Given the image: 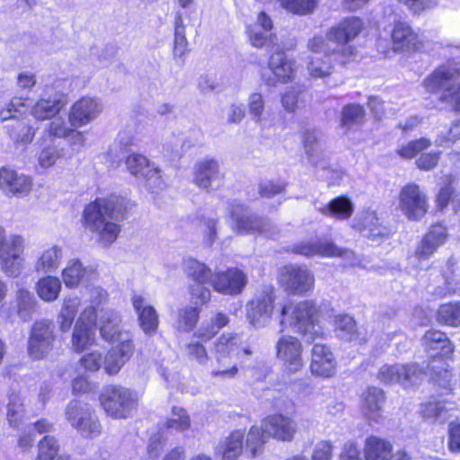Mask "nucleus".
I'll use <instances>...</instances> for the list:
<instances>
[{"mask_svg": "<svg viewBox=\"0 0 460 460\" xmlns=\"http://www.w3.org/2000/svg\"><path fill=\"white\" fill-rule=\"evenodd\" d=\"M124 217L125 208L117 198H98L85 207L83 214L84 227L102 247H109L117 240Z\"/></svg>", "mask_w": 460, "mask_h": 460, "instance_id": "obj_1", "label": "nucleus"}, {"mask_svg": "<svg viewBox=\"0 0 460 460\" xmlns=\"http://www.w3.org/2000/svg\"><path fill=\"white\" fill-rule=\"evenodd\" d=\"M421 345L430 358L423 369L424 375H429L432 382L443 388L446 394L449 393L452 390V374L446 359L453 355L454 344L446 333L438 330H429L421 339Z\"/></svg>", "mask_w": 460, "mask_h": 460, "instance_id": "obj_2", "label": "nucleus"}, {"mask_svg": "<svg viewBox=\"0 0 460 460\" xmlns=\"http://www.w3.org/2000/svg\"><path fill=\"white\" fill-rule=\"evenodd\" d=\"M316 307L311 301H303L294 306L284 305L281 309L280 325L284 327L285 316L291 314L289 324L295 332L305 336L307 342L324 335L323 327L316 322ZM280 332H283L281 328Z\"/></svg>", "mask_w": 460, "mask_h": 460, "instance_id": "obj_3", "label": "nucleus"}, {"mask_svg": "<svg viewBox=\"0 0 460 460\" xmlns=\"http://www.w3.org/2000/svg\"><path fill=\"white\" fill-rule=\"evenodd\" d=\"M429 92H442L443 99H452L460 110V63L447 60L430 74L424 81Z\"/></svg>", "mask_w": 460, "mask_h": 460, "instance_id": "obj_4", "label": "nucleus"}, {"mask_svg": "<svg viewBox=\"0 0 460 460\" xmlns=\"http://www.w3.org/2000/svg\"><path fill=\"white\" fill-rule=\"evenodd\" d=\"M65 417L76 432L84 438H95L102 427L94 411L85 402L71 401L66 407Z\"/></svg>", "mask_w": 460, "mask_h": 460, "instance_id": "obj_5", "label": "nucleus"}, {"mask_svg": "<svg viewBox=\"0 0 460 460\" xmlns=\"http://www.w3.org/2000/svg\"><path fill=\"white\" fill-rule=\"evenodd\" d=\"M241 339L237 334H222L214 343L213 352L217 367L211 371L213 377L232 378L237 372L235 365H231L233 356L240 353Z\"/></svg>", "mask_w": 460, "mask_h": 460, "instance_id": "obj_6", "label": "nucleus"}, {"mask_svg": "<svg viewBox=\"0 0 460 460\" xmlns=\"http://www.w3.org/2000/svg\"><path fill=\"white\" fill-rule=\"evenodd\" d=\"M228 210L234 221V227L239 233H262L274 238V227L270 221L261 217L249 210V208L238 200H231L228 203Z\"/></svg>", "mask_w": 460, "mask_h": 460, "instance_id": "obj_7", "label": "nucleus"}, {"mask_svg": "<svg viewBox=\"0 0 460 460\" xmlns=\"http://www.w3.org/2000/svg\"><path fill=\"white\" fill-rule=\"evenodd\" d=\"M137 402L136 394L128 388L108 386L101 395V403L104 411L113 418H127Z\"/></svg>", "mask_w": 460, "mask_h": 460, "instance_id": "obj_8", "label": "nucleus"}, {"mask_svg": "<svg viewBox=\"0 0 460 460\" xmlns=\"http://www.w3.org/2000/svg\"><path fill=\"white\" fill-rule=\"evenodd\" d=\"M398 209L410 221H420L428 212V197L418 184L408 183L400 190Z\"/></svg>", "mask_w": 460, "mask_h": 460, "instance_id": "obj_9", "label": "nucleus"}, {"mask_svg": "<svg viewBox=\"0 0 460 460\" xmlns=\"http://www.w3.org/2000/svg\"><path fill=\"white\" fill-rule=\"evenodd\" d=\"M56 340L55 326L51 320L36 321L28 341V353L34 359L44 358L53 349Z\"/></svg>", "mask_w": 460, "mask_h": 460, "instance_id": "obj_10", "label": "nucleus"}, {"mask_svg": "<svg viewBox=\"0 0 460 460\" xmlns=\"http://www.w3.org/2000/svg\"><path fill=\"white\" fill-rule=\"evenodd\" d=\"M362 29L363 22L358 17H347L328 31L327 38L337 45L341 56L350 58L354 56L355 49L349 43L360 34Z\"/></svg>", "mask_w": 460, "mask_h": 460, "instance_id": "obj_11", "label": "nucleus"}, {"mask_svg": "<svg viewBox=\"0 0 460 460\" xmlns=\"http://www.w3.org/2000/svg\"><path fill=\"white\" fill-rule=\"evenodd\" d=\"M293 252L306 257H312L315 255L324 257L338 256L347 261L351 266L357 265L358 263V260L356 257L354 252L348 249L340 248L333 242L329 240L302 242L293 247Z\"/></svg>", "mask_w": 460, "mask_h": 460, "instance_id": "obj_12", "label": "nucleus"}, {"mask_svg": "<svg viewBox=\"0 0 460 460\" xmlns=\"http://www.w3.org/2000/svg\"><path fill=\"white\" fill-rule=\"evenodd\" d=\"M279 279L285 290L297 295L311 291L314 285V274L309 270L292 264L280 269Z\"/></svg>", "mask_w": 460, "mask_h": 460, "instance_id": "obj_13", "label": "nucleus"}, {"mask_svg": "<svg viewBox=\"0 0 460 460\" xmlns=\"http://www.w3.org/2000/svg\"><path fill=\"white\" fill-rule=\"evenodd\" d=\"M126 165L132 175L146 181L147 188L152 192L164 188V182L160 169L151 164L146 156L139 154L129 155L126 158Z\"/></svg>", "mask_w": 460, "mask_h": 460, "instance_id": "obj_14", "label": "nucleus"}, {"mask_svg": "<svg viewBox=\"0 0 460 460\" xmlns=\"http://www.w3.org/2000/svg\"><path fill=\"white\" fill-rule=\"evenodd\" d=\"M423 375V369L419 368L416 364H394L384 365L378 372L377 378L384 384H400L409 387L416 385Z\"/></svg>", "mask_w": 460, "mask_h": 460, "instance_id": "obj_15", "label": "nucleus"}, {"mask_svg": "<svg viewBox=\"0 0 460 460\" xmlns=\"http://www.w3.org/2000/svg\"><path fill=\"white\" fill-rule=\"evenodd\" d=\"M24 248L23 237L19 234H11L8 244L1 249V269L7 276L15 278L21 274L24 261L22 258Z\"/></svg>", "mask_w": 460, "mask_h": 460, "instance_id": "obj_16", "label": "nucleus"}, {"mask_svg": "<svg viewBox=\"0 0 460 460\" xmlns=\"http://www.w3.org/2000/svg\"><path fill=\"white\" fill-rule=\"evenodd\" d=\"M275 296L272 289H267L250 301L246 305V316L256 329L265 327L270 321Z\"/></svg>", "mask_w": 460, "mask_h": 460, "instance_id": "obj_17", "label": "nucleus"}, {"mask_svg": "<svg viewBox=\"0 0 460 460\" xmlns=\"http://www.w3.org/2000/svg\"><path fill=\"white\" fill-rule=\"evenodd\" d=\"M277 358L290 373H296L304 367L303 346L298 339L283 335L276 343Z\"/></svg>", "mask_w": 460, "mask_h": 460, "instance_id": "obj_18", "label": "nucleus"}, {"mask_svg": "<svg viewBox=\"0 0 460 460\" xmlns=\"http://www.w3.org/2000/svg\"><path fill=\"white\" fill-rule=\"evenodd\" d=\"M269 68L273 76L263 75V79L267 85L275 86L277 83L285 84L294 78L296 61L278 48L270 58Z\"/></svg>", "mask_w": 460, "mask_h": 460, "instance_id": "obj_19", "label": "nucleus"}, {"mask_svg": "<svg viewBox=\"0 0 460 460\" xmlns=\"http://www.w3.org/2000/svg\"><path fill=\"white\" fill-rule=\"evenodd\" d=\"M103 111L99 99L82 97L71 107L68 120L73 128H81L94 120Z\"/></svg>", "mask_w": 460, "mask_h": 460, "instance_id": "obj_20", "label": "nucleus"}, {"mask_svg": "<svg viewBox=\"0 0 460 460\" xmlns=\"http://www.w3.org/2000/svg\"><path fill=\"white\" fill-rule=\"evenodd\" d=\"M31 187L32 180L30 176L7 167L0 168V189L7 196H26Z\"/></svg>", "mask_w": 460, "mask_h": 460, "instance_id": "obj_21", "label": "nucleus"}, {"mask_svg": "<svg viewBox=\"0 0 460 460\" xmlns=\"http://www.w3.org/2000/svg\"><path fill=\"white\" fill-rule=\"evenodd\" d=\"M354 227L364 236L373 241H379L388 237L391 234V229L384 225L376 212L371 209H366L358 215Z\"/></svg>", "mask_w": 460, "mask_h": 460, "instance_id": "obj_22", "label": "nucleus"}, {"mask_svg": "<svg viewBox=\"0 0 460 460\" xmlns=\"http://www.w3.org/2000/svg\"><path fill=\"white\" fill-rule=\"evenodd\" d=\"M96 270L93 266H84L78 259L68 261L62 271L63 281L67 288H76L80 285L87 287L97 279Z\"/></svg>", "mask_w": 460, "mask_h": 460, "instance_id": "obj_23", "label": "nucleus"}, {"mask_svg": "<svg viewBox=\"0 0 460 460\" xmlns=\"http://www.w3.org/2000/svg\"><path fill=\"white\" fill-rule=\"evenodd\" d=\"M211 284L218 293L237 295L241 293L246 284V276L242 270L231 268L226 271L214 274Z\"/></svg>", "mask_w": 460, "mask_h": 460, "instance_id": "obj_24", "label": "nucleus"}, {"mask_svg": "<svg viewBox=\"0 0 460 460\" xmlns=\"http://www.w3.org/2000/svg\"><path fill=\"white\" fill-rule=\"evenodd\" d=\"M310 369L314 376L330 377L335 374L336 360L331 349L322 343H314L312 349Z\"/></svg>", "mask_w": 460, "mask_h": 460, "instance_id": "obj_25", "label": "nucleus"}, {"mask_svg": "<svg viewBox=\"0 0 460 460\" xmlns=\"http://www.w3.org/2000/svg\"><path fill=\"white\" fill-rule=\"evenodd\" d=\"M224 175L214 159L199 162L195 167V183L207 190H217L223 183Z\"/></svg>", "mask_w": 460, "mask_h": 460, "instance_id": "obj_26", "label": "nucleus"}, {"mask_svg": "<svg viewBox=\"0 0 460 460\" xmlns=\"http://www.w3.org/2000/svg\"><path fill=\"white\" fill-rule=\"evenodd\" d=\"M261 429L269 438L289 441L296 432V424L291 419L281 414L271 415L262 420Z\"/></svg>", "mask_w": 460, "mask_h": 460, "instance_id": "obj_27", "label": "nucleus"}, {"mask_svg": "<svg viewBox=\"0 0 460 460\" xmlns=\"http://www.w3.org/2000/svg\"><path fill=\"white\" fill-rule=\"evenodd\" d=\"M385 395L382 389L368 387L361 395V410L368 421L377 422L382 417Z\"/></svg>", "mask_w": 460, "mask_h": 460, "instance_id": "obj_28", "label": "nucleus"}, {"mask_svg": "<svg viewBox=\"0 0 460 460\" xmlns=\"http://www.w3.org/2000/svg\"><path fill=\"white\" fill-rule=\"evenodd\" d=\"M134 309L137 314L139 325L147 335L154 334L158 328L159 319L155 309L148 305L146 298L141 295L134 293L131 296Z\"/></svg>", "mask_w": 460, "mask_h": 460, "instance_id": "obj_29", "label": "nucleus"}, {"mask_svg": "<svg viewBox=\"0 0 460 460\" xmlns=\"http://www.w3.org/2000/svg\"><path fill=\"white\" fill-rule=\"evenodd\" d=\"M447 239V232L444 226L439 224L432 226L416 248L415 256L418 259H428L445 243Z\"/></svg>", "mask_w": 460, "mask_h": 460, "instance_id": "obj_30", "label": "nucleus"}, {"mask_svg": "<svg viewBox=\"0 0 460 460\" xmlns=\"http://www.w3.org/2000/svg\"><path fill=\"white\" fill-rule=\"evenodd\" d=\"M391 37L395 51L415 49L421 46L419 35L405 22L398 21L394 23Z\"/></svg>", "mask_w": 460, "mask_h": 460, "instance_id": "obj_31", "label": "nucleus"}, {"mask_svg": "<svg viewBox=\"0 0 460 460\" xmlns=\"http://www.w3.org/2000/svg\"><path fill=\"white\" fill-rule=\"evenodd\" d=\"M134 351V344L131 341H121L112 347L104 359V369L109 375L117 374L124 364L131 358Z\"/></svg>", "mask_w": 460, "mask_h": 460, "instance_id": "obj_32", "label": "nucleus"}, {"mask_svg": "<svg viewBox=\"0 0 460 460\" xmlns=\"http://www.w3.org/2000/svg\"><path fill=\"white\" fill-rule=\"evenodd\" d=\"M336 335L342 341L363 344L367 337L358 328L356 321L349 314H339L334 318Z\"/></svg>", "mask_w": 460, "mask_h": 460, "instance_id": "obj_33", "label": "nucleus"}, {"mask_svg": "<svg viewBox=\"0 0 460 460\" xmlns=\"http://www.w3.org/2000/svg\"><path fill=\"white\" fill-rule=\"evenodd\" d=\"M303 145L308 162L315 167L325 168L319 131L315 128L305 129L303 134Z\"/></svg>", "mask_w": 460, "mask_h": 460, "instance_id": "obj_34", "label": "nucleus"}, {"mask_svg": "<svg viewBox=\"0 0 460 460\" xmlns=\"http://www.w3.org/2000/svg\"><path fill=\"white\" fill-rule=\"evenodd\" d=\"M311 101V95L305 86L296 84L281 93V105L288 112L303 109Z\"/></svg>", "mask_w": 460, "mask_h": 460, "instance_id": "obj_35", "label": "nucleus"}, {"mask_svg": "<svg viewBox=\"0 0 460 460\" xmlns=\"http://www.w3.org/2000/svg\"><path fill=\"white\" fill-rule=\"evenodd\" d=\"M365 460H391L393 457V445L384 438L371 436L364 445Z\"/></svg>", "mask_w": 460, "mask_h": 460, "instance_id": "obj_36", "label": "nucleus"}, {"mask_svg": "<svg viewBox=\"0 0 460 460\" xmlns=\"http://www.w3.org/2000/svg\"><path fill=\"white\" fill-rule=\"evenodd\" d=\"M63 258L61 247L52 245L41 251L35 261V270L39 273H50L60 265Z\"/></svg>", "mask_w": 460, "mask_h": 460, "instance_id": "obj_37", "label": "nucleus"}, {"mask_svg": "<svg viewBox=\"0 0 460 460\" xmlns=\"http://www.w3.org/2000/svg\"><path fill=\"white\" fill-rule=\"evenodd\" d=\"M317 209L325 217H332L340 220H345L349 218L353 214L354 206L349 199L341 196L333 199L328 204L323 205Z\"/></svg>", "mask_w": 460, "mask_h": 460, "instance_id": "obj_38", "label": "nucleus"}, {"mask_svg": "<svg viewBox=\"0 0 460 460\" xmlns=\"http://www.w3.org/2000/svg\"><path fill=\"white\" fill-rule=\"evenodd\" d=\"M95 340V328L90 327L82 321H76L73 333L71 345L75 352L80 353L92 346Z\"/></svg>", "mask_w": 460, "mask_h": 460, "instance_id": "obj_39", "label": "nucleus"}, {"mask_svg": "<svg viewBox=\"0 0 460 460\" xmlns=\"http://www.w3.org/2000/svg\"><path fill=\"white\" fill-rule=\"evenodd\" d=\"M99 322L102 338L108 341H113L119 332L121 319L119 313L110 308L102 309Z\"/></svg>", "mask_w": 460, "mask_h": 460, "instance_id": "obj_40", "label": "nucleus"}, {"mask_svg": "<svg viewBox=\"0 0 460 460\" xmlns=\"http://www.w3.org/2000/svg\"><path fill=\"white\" fill-rule=\"evenodd\" d=\"M80 299L77 296L66 297L63 300L60 312L57 317V323L61 332H67L77 314Z\"/></svg>", "mask_w": 460, "mask_h": 460, "instance_id": "obj_41", "label": "nucleus"}, {"mask_svg": "<svg viewBox=\"0 0 460 460\" xmlns=\"http://www.w3.org/2000/svg\"><path fill=\"white\" fill-rule=\"evenodd\" d=\"M190 418L187 411L181 407H172L171 417L161 426L163 432L172 433L173 431L183 432L190 428Z\"/></svg>", "mask_w": 460, "mask_h": 460, "instance_id": "obj_42", "label": "nucleus"}, {"mask_svg": "<svg viewBox=\"0 0 460 460\" xmlns=\"http://www.w3.org/2000/svg\"><path fill=\"white\" fill-rule=\"evenodd\" d=\"M229 323V317L222 312H217L210 322L203 323L194 332L193 336L203 341H210L218 332Z\"/></svg>", "mask_w": 460, "mask_h": 460, "instance_id": "obj_43", "label": "nucleus"}, {"mask_svg": "<svg viewBox=\"0 0 460 460\" xmlns=\"http://www.w3.org/2000/svg\"><path fill=\"white\" fill-rule=\"evenodd\" d=\"M243 449V433L235 430L221 444L219 451L224 460H236Z\"/></svg>", "mask_w": 460, "mask_h": 460, "instance_id": "obj_44", "label": "nucleus"}, {"mask_svg": "<svg viewBox=\"0 0 460 460\" xmlns=\"http://www.w3.org/2000/svg\"><path fill=\"white\" fill-rule=\"evenodd\" d=\"M38 296L46 302L55 301L61 291L59 279L52 276L41 278L36 285Z\"/></svg>", "mask_w": 460, "mask_h": 460, "instance_id": "obj_45", "label": "nucleus"}, {"mask_svg": "<svg viewBox=\"0 0 460 460\" xmlns=\"http://www.w3.org/2000/svg\"><path fill=\"white\" fill-rule=\"evenodd\" d=\"M17 314L24 322L31 319L36 309L37 301L32 293L24 288H20L16 295Z\"/></svg>", "mask_w": 460, "mask_h": 460, "instance_id": "obj_46", "label": "nucleus"}, {"mask_svg": "<svg viewBox=\"0 0 460 460\" xmlns=\"http://www.w3.org/2000/svg\"><path fill=\"white\" fill-rule=\"evenodd\" d=\"M8 398L7 420L10 425L18 427L22 423L25 413L23 399L15 391L10 392Z\"/></svg>", "mask_w": 460, "mask_h": 460, "instance_id": "obj_47", "label": "nucleus"}, {"mask_svg": "<svg viewBox=\"0 0 460 460\" xmlns=\"http://www.w3.org/2000/svg\"><path fill=\"white\" fill-rule=\"evenodd\" d=\"M59 444L51 436H45L38 445V456L35 460H67L66 456H59Z\"/></svg>", "mask_w": 460, "mask_h": 460, "instance_id": "obj_48", "label": "nucleus"}, {"mask_svg": "<svg viewBox=\"0 0 460 460\" xmlns=\"http://www.w3.org/2000/svg\"><path fill=\"white\" fill-rule=\"evenodd\" d=\"M308 59L307 71L311 77L325 78L332 75L333 66L330 57L310 56Z\"/></svg>", "mask_w": 460, "mask_h": 460, "instance_id": "obj_49", "label": "nucleus"}, {"mask_svg": "<svg viewBox=\"0 0 460 460\" xmlns=\"http://www.w3.org/2000/svg\"><path fill=\"white\" fill-rule=\"evenodd\" d=\"M200 308L187 305L178 310L177 329L184 332H191L199 319Z\"/></svg>", "mask_w": 460, "mask_h": 460, "instance_id": "obj_50", "label": "nucleus"}, {"mask_svg": "<svg viewBox=\"0 0 460 460\" xmlns=\"http://www.w3.org/2000/svg\"><path fill=\"white\" fill-rule=\"evenodd\" d=\"M62 106L61 101L58 99H40L32 107L31 114L39 120L51 119L61 110Z\"/></svg>", "mask_w": 460, "mask_h": 460, "instance_id": "obj_51", "label": "nucleus"}, {"mask_svg": "<svg viewBox=\"0 0 460 460\" xmlns=\"http://www.w3.org/2000/svg\"><path fill=\"white\" fill-rule=\"evenodd\" d=\"M308 49L313 53L312 56H320L323 54L324 58L341 54L340 49L335 43L331 42L328 38L322 36H314L309 40L307 43Z\"/></svg>", "mask_w": 460, "mask_h": 460, "instance_id": "obj_52", "label": "nucleus"}, {"mask_svg": "<svg viewBox=\"0 0 460 460\" xmlns=\"http://www.w3.org/2000/svg\"><path fill=\"white\" fill-rule=\"evenodd\" d=\"M365 117V111L358 104L346 105L341 113V127L345 128L346 132L352 127L362 124Z\"/></svg>", "mask_w": 460, "mask_h": 460, "instance_id": "obj_53", "label": "nucleus"}, {"mask_svg": "<svg viewBox=\"0 0 460 460\" xmlns=\"http://www.w3.org/2000/svg\"><path fill=\"white\" fill-rule=\"evenodd\" d=\"M185 270L187 275L194 280V283L208 281L211 283L214 276L204 263L194 259L186 261Z\"/></svg>", "mask_w": 460, "mask_h": 460, "instance_id": "obj_54", "label": "nucleus"}, {"mask_svg": "<svg viewBox=\"0 0 460 460\" xmlns=\"http://www.w3.org/2000/svg\"><path fill=\"white\" fill-rule=\"evenodd\" d=\"M265 435L261 426H252L250 429L246 438V448L250 451L252 457H255L262 452L263 446L269 438Z\"/></svg>", "mask_w": 460, "mask_h": 460, "instance_id": "obj_55", "label": "nucleus"}, {"mask_svg": "<svg viewBox=\"0 0 460 460\" xmlns=\"http://www.w3.org/2000/svg\"><path fill=\"white\" fill-rule=\"evenodd\" d=\"M188 50V41L185 36V26L183 24L182 15L180 12L176 13L174 21V49L173 55L181 58Z\"/></svg>", "mask_w": 460, "mask_h": 460, "instance_id": "obj_56", "label": "nucleus"}, {"mask_svg": "<svg viewBox=\"0 0 460 460\" xmlns=\"http://www.w3.org/2000/svg\"><path fill=\"white\" fill-rule=\"evenodd\" d=\"M437 318L440 323L458 326L460 324V303H448L440 305Z\"/></svg>", "mask_w": 460, "mask_h": 460, "instance_id": "obj_57", "label": "nucleus"}, {"mask_svg": "<svg viewBox=\"0 0 460 460\" xmlns=\"http://www.w3.org/2000/svg\"><path fill=\"white\" fill-rule=\"evenodd\" d=\"M203 341H191L185 344L184 352L190 361H194L199 365L205 366L209 360V356Z\"/></svg>", "mask_w": 460, "mask_h": 460, "instance_id": "obj_58", "label": "nucleus"}, {"mask_svg": "<svg viewBox=\"0 0 460 460\" xmlns=\"http://www.w3.org/2000/svg\"><path fill=\"white\" fill-rule=\"evenodd\" d=\"M9 135L17 144L27 145L33 140L35 131L24 122L16 120L15 125L10 127Z\"/></svg>", "mask_w": 460, "mask_h": 460, "instance_id": "obj_59", "label": "nucleus"}, {"mask_svg": "<svg viewBox=\"0 0 460 460\" xmlns=\"http://www.w3.org/2000/svg\"><path fill=\"white\" fill-rule=\"evenodd\" d=\"M281 6L296 14L311 13L318 4V0H278Z\"/></svg>", "mask_w": 460, "mask_h": 460, "instance_id": "obj_60", "label": "nucleus"}, {"mask_svg": "<svg viewBox=\"0 0 460 460\" xmlns=\"http://www.w3.org/2000/svg\"><path fill=\"white\" fill-rule=\"evenodd\" d=\"M431 146V141L426 137L412 140L408 144L402 146L398 150V155L404 159H411L423 150Z\"/></svg>", "mask_w": 460, "mask_h": 460, "instance_id": "obj_61", "label": "nucleus"}, {"mask_svg": "<svg viewBox=\"0 0 460 460\" xmlns=\"http://www.w3.org/2000/svg\"><path fill=\"white\" fill-rule=\"evenodd\" d=\"M447 410L441 402H429L421 405L420 413L428 420L438 421L446 419Z\"/></svg>", "mask_w": 460, "mask_h": 460, "instance_id": "obj_62", "label": "nucleus"}, {"mask_svg": "<svg viewBox=\"0 0 460 460\" xmlns=\"http://www.w3.org/2000/svg\"><path fill=\"white\" fill-rule=\"evenodd\" d=\"M250 41L253 47H275L278 45L277 37L270 31H261L258 28H253L250 31Z\"/></svg>", "mask_w": 460, "mask_h": 460, "instance_id": "obj_63", "label": "nucleus"}, {"mask_svg": "<svg viewBox=\"0 0 460 460\" xmlns=\"http://www.w3.org/2000/svg\"><path fill=\"white\" fill-rule=\"evenodd\" d=\"M248 108L252 119L255 122H261L265 109V101L259 93H252L248 98Z\"/></svg>", "mask_w": 460, "mask_h": 460, "instance_id": "obj_64", "label": "nucleus"}]
</instances>
